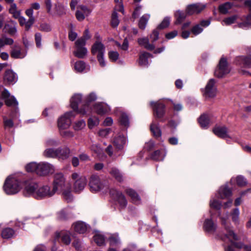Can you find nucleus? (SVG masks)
Returning <instances> with one entry per match:
<instances>
[{
    "instance_id": "obj_60",
    "label": "nucleus",
    "mask_w": 251,
    "mask_h": 251,
    "mask_svg": "<svg viewBox=\"0 0 251 251\" xmlns=\"http://www.w3.org/2000/svg\"><path fill=\"white\" fill-rule=\"evenodd\" d=\"M18 20L21 25H25L26 30H29L32 26L30 25L29 27H28V25H29V24L28 23V21H26V19L23 16H21L19 18H18Z\"/></svg>"
},
{
    "instance_id": "obj_33",
    "label": "nucleus",
    "mask_w": 251,
    "mask_h": 251,
    "mask_svg": "<svg viewBox=\"0 0 251 251\" xmlns=\"http://www.w3.org/2000/svg\"><path fill=\"white\" fill-rule=\"evenodd\" d=\"M138 43L140 46H144V48L149 50H152L154 49V46L149 43V40L147 38H142L138 39Z\"/></svg>"
},
{
    "instance_id": "obj_55",
    "label": "nucleus",
    "mask_w": 251,
    "mask_h": 251,
    "mask_svg": "<svg viewBox=\"0 0 251 251\" xmlns=\"http://www.w3.org/2000/svg\"><path fill=\"white\" fill-rule=\"evenodd\" d=\"M210 206L211 208L219 210L222 207V203L216 200L211 199L210 201Z\"/></svg>"
},
{
    "instance_id": "obj_51",
    "label": "nucleus",
    "mask_w": 251,
    "mask_h": 251,
    "mask_svg": "<svg viewBox=\"0 0 251 251\" xmlns=\"http://www.w3.org/2000/svg\"><path fill=\"white\" fill-rule=\"evenodd\" d=\"M239 214L240 212L238 208H236L234 209L233 211L231 213L232 220L235 223H238Z\"/></svg>"
},
{
    "instance_id": "obj_27",
    "label": "nucleus",
    "mask_w": 251,
    "mask_h": 251,
    "mask_svg": "<svg viewBox=\"0 0 251 251\" xmlns=\"http://www.w3.org/2000/svg\"><path fill=\"white\" fill-rule=\"evenodd\" d=\"M209 24L210 22L209 21H202L201 22L200 25H197L193 26L191 29V32L195 35H198L202 31L203 28L202 27H206Z\"/></svg>"
},
{
    "instance_id": "obj_64",
    "label": "nucleus",
    "mask_w": 251,
    "mask_h": 251,
    "mask_svg": "<svg viewBox=\"0 0 251 251\" xmlns=\"http://www.w3.org/2000/svg\"><path fill=\"white\" fill-rule=\"evenodd\" d=\"M91 150L95 152L98 156H100V154L102 152V150L97 144H94L91 146Z\"/></svg>"
},
{
    "instance_id": "obj_28",
    "label": "nucleus",
    "mask_w": 251,
    "mask_h": 251,
    "mask_svg": "<svg viewBox=\"0 0 251 251\" xmlns=\"http://www.w3.org/2000/svg\"><path fill=\"white\" fill-rule=\"evenodd\" d=\"M54 13L52 15H56L59 16L66 14L65 6L60 2L57 1L54 5Z\"/></svg>"
},
{
    "instance_id": "obj_30",
    "label": "nucleus",
    "mask_w": 251,
    "mask_h": 251,
    "mask_svg": "<svg viewBox=\"0 0 251 251\" xmlns=\"http://www.w3.org/2000/svg\"><path fill=\"white\" fill-rule=\"evenodd\" d=\"M245 4L249 8L251 14L247 17L246 22L239 24V26L240 27H245L251 25V0H246L245 2Z\"/></svg>"
},
{
    "instance_id": "obj_42",
    "label": "nucleus",
    "mask_w": 251,
    "mask_h": 251,
    "mask_svg": "<svg viewBox=\"0 0 251 251\" xmlns=\"http://www.w3.org/2000/svg\"><path fill=\"white\" fill-rule=\"evenodd\" d=\"M150 18L149 14H145L140 19L139 22V27L141 29H144L146 26L149 19Z\"/></svg>"
},
{
    "instance_id": "obj_58",
    "label": "nucleus",
    "mask_w": 251,
    "mask_h": 251,
    "mask_svg": "<svg viewBox=\"0 0 251 251\" xmlns=\"http://www.w3.org/2000/svg\"><path fill=\"white\" fill-rule=\"evenodd\" d=\"M60 135L66 138H71L74 136V133L72 131L68 130L60 129Z\"/></svg>"
},
{
    "instance_id": "obj_52",
    "label": "nucleus",
    "mask_w": 251,
    "mask_h": 251,
    "mask_svg": "<svg viewBox=\"0 0 251 251\" xmlns=\"http://www.w3.org/2000/svg\"><path fill=\"white\" fill-rule=\"evenodd\" d=\"M85 68V64L82 61H78L75 63V69L78 72H82Z\"/></svg>"
},
{
    "instance_id": "obj_11",
    "label": "nucleus",
    "mask_w": 251,
    "mask_h": 251,
    "mask_svg": "<svg viewBox=\"0 0 251 251\" xmlns=\"http://www.w3.org/2000/svg\"><path fill=\"white\" fill-rule=\"evenodd\" d=\"M54 171V167L49 163L41 162L38 164L37 175L39 176H46L49 174H52Z\"/></svg>"
},
{
    "instance_id": "obj_7",
    "label": "nucleus",
    "mask_w": 251,
    "mask_h": 251,
    "mask_svg": "<svg viewBox=\"0 0 251 251\" xmlns=\"http://www.w3.org/2000/svg\"><path fill=\"white\" fill-rule=\"evenodd\" d=\"M74 117L75 115L72 111L66 113L58 120V126L59 129H65L69 128L71 124V117Z\"/></svg>"
},
{
    "instance_id": "obj_9",
    "label": "nucleus",
    "mask_w": 251,
    "mask_h": 251,
    "mask_svg": "<svg viewBox=\"0 0 251 251\" xmlns=\"http://www.w3.org/2000/svg\"><path fill=\"white\" fill-rule=\"evenodd\" d=\"M54 194L53 190L51 191L49 186L45 185L40 187H38L35 193V198L38 199L50 197L53 196Z\"/></svg>"
},
{
    "instance_id": "obj_57",
    "label": "nucleus",
    "mask_w": 251,
    "mask_h": 251,
    "mask_svg": "<svg viewBox=\"0 0 251 251\" xmlns=\"http://www.w3.org/2000/svg\"><path fill=\"white\" fill-rule=\"evenodd\" d=\"M237 19L236 16H232L230 17L225 19L222 22L223 25H230L233 24Z\"/></svg>"
},
{
    "instance_id": "obj_6",
    "label": "nucleus",
    "mask_w": 251,
    "mask_h": 251,
    "mask_svg": "<svg viewBox=\"0 0 251 251\" xmlns=\"http://www.w3.org/2000/svg\"><path fill=\"white\" fill-rule=\"evenodd\" d=\"M85 45L84 40L78 39L75 42L76 50L74 51V54L79 58H84L87 53V50L84 47Z\"/></svg>"
},
{
    "instance_id": "obj_35",
    "label": "nucleus",
    "mask_w": 251,
    "mask_h": 251,
    "mask_svg": "<svg viewBox=\"0 0 251 251\" xmlns=\"http://www.w3.org/2000/svg\"><path fill=\"white\" fill-rule=\"evenodd\" d=\"M150 129L153 135L156 138H159L161 136V130L158 123H151Z\"/></svg>"
},
{
    "instance_id": "obj_38",
    "label": "nucleus",
    "mask_w": 251,
    "mask_h": 251,
    "mask_svg": "<svg viewBox=\"0 0 251 251\" xmlns=\"http://www.w3.org/2000/svg\"><path fill=\"white\" fill-rule=\"evenodd\" d=\"M109 173L117 181L121 182L123 180V175L118 169L116 168H112L109 171Z\"/></svg>"
},
{
    "instance_id": "obj_62",
    "label": "nucleus",
    "mask_w": 251,
    "mask_h": 251,
    "mask_svg": "<svg viewBox=\"0 0 251 251\" xmlns=\"http://www.w3.org/2000/svg\"><path fill=\"white\" fill-rule=\"evenodd\" d=\"M170 20L169 17H165L161 23L158 26V28L163 29L168 27L170 24Z\"/></svg>"
},
{
    "instance_id": "obj_3",
    "label": "nucleus",
    "mask_w": 251,
    "mask_h": 251,
    "mask_svg": "<svg viewBox=\"0 0 251 251\" xmlns=\"http://www.w3.org/2000/svg\"><path fill=\"white\" fill-rule=\"evenodd\" d=\"M89 185L90 190L92 192H98L103 190L106 191L108 189L106 182L101 180L100 177L96 175L91 176Z\"/></svg>"
},
{
    "instance_id": "obj_39",
    "label": "nucleus",
    "mask_w": 251,
    "mask_h": 251,
    "mask_svg": "<svg viewBox=\"0 0 251 251\" xmlns=\"http://www.w3.org/2000/svg\"><path fill=\"white\" fill-rule=\"evenodd\" d=\"M43 154L47 157L57 158V149H47L44 151Z\"/></svg>"
},
{
    "instance_id": "obj_61",
    "label": "nucleus",
    "mask_w": 251,
    "mask_h": 251,
    "mask_svg": "<svg viewBox=\"0 0 251 251\" xmlns=\"http://www.w3.org/2000/svg\"><path fill=\"white\" fill-rule=\"evenodd\" d=\"M5 28L7 32L12 35L15 34L17 32L16 28L15 25L7 24L5 25Z\"/></svg>"
},
{
    "instance_id": "obj_56",
    "label": "nucleus",
    "mask_w": 251,
    "mask_h": 251,
    "mask_svg": "<svg viewBox=\"0 0 251 251\" xmlns=\"http://www.w3.org/2000/svg\"><path fill=\"white\" fill-rule=\"evenodd\" d=\"M119 24L117 13L114 12L112 14L111 25L113 27H117Z\"/></svg>"
},
{
    "instance_id": "obj_22",
    "label": "nucleus",
    "mask_w": 251,
    "mask_h": 251,
    "mask_svg": "<svg viewBox=\"0 0 251 251\" xmlns=\"http://www.w3.org/2000/svg\"><path fill=\"white\" fill-rule=\"evenodd\" d=\"M73 226L75 231L79 234L85 233L89 227L86 224L80 221L75 223Z\"/></svg>"
},
{
    "instance_id": "obj_24",
    "label": "nucleus",
    "mask_w": 251,
    "mask_h": 251,
    "mask_svg": "<svg viewBox=\"0 0 251 251\" xmlns=\"http://www.w3.org/2000/svg\"><path fill=\"white\" fill-rule=\"evenodd\" d=\"M96 112L100 115L104 114L110 111V107L105 103H96L94 107Z\"/></svg>"
},
{
    "instance_id": "obj_31",
    "label": "nucleus",
    "mask_w": 251,
    "mask_h": 251,
    "mask_svg": "<svg viewBox=\"0 0 251 251\" xmlns=\"http://www.w3.org/2000/svg\"><path fill=\"white\" fill-rule=\"evenodd\" d=\"M166 151L164 149L155 151L151 156L152 159L156 161H162L166 155Z\"/></svg>"
},
{
    "instance_id": "obj_48",
    "label": "nucleus",
    "mask_w": 251,
    "mask_h": 251,
    "mask_svg": "<svg viewBox=\"0 0 251 251\" xmlns=\"http://www.w3.org/2000/svg\"><path fill=\"white\" fill-rule=\"evenodd\" d=\"M232 4L230 2H226L219 6V11L222 14L226 13L231 8Z\"/></svg>"
},
{
    "instance_id": "obj_10",
    "label": "nucleus",
    "mask_w": 251,
    "mask_h": 251,
    "mask_svg": "<svg viewBox=\"0 0 251 251\" xmlns=\"http://www.w3.org/2000/svg\"><path fill=\"white\" fill-rule=\"evenodd\" d=\"M216 81L214 79H210L207 82L204 92L205 97L214 98L216 96L217 89L215 86Z\"/></svg>"
},
{
    "instance_id": "obj_13",
    "label": "nucleus",
    "mask_w": 251,
    "mask_h": 251,
    "mask_svg": "<svg viewBox=\"0 0 251 251\" xmlns=\"http://www.w3.org/2000/svg\"><path fill=\"white\" fill-rule=\"evenodd\" d=\"M38 187L37 183L32 181H26L25 183L24 193L25 196H32L35 198V193Z\"/></svg>"
},
{
    "instance_id": "obj_1",
    "label": "nucleus",
    "mask_w": 251,
    "mask_h": 251,
    "mask_svg": "<svg viewBox=\"0 0 251 251\" xmlns=\"http://www.w3.org/2000/svg\"><path fill=\"white\" fill-rule=\"evenodd\" d=\"M21 189L20 182L13 176L8 177L3 185V190L7 195L17 193Z\"/></svg>"
},
{
    "instance_id": "obj_54",
    "label": "nucleus",
    "mask_w": 251,
    "mask_h": 251,
    "mask_svg": "<svg viewBox=\"0 0 251 251\" xmlns=\"http://www.w3.org/2000/svg\"><path fill=\"white\" fill-rule=\"evenodd\" d=\"M121 124L125 126H127L129 125V120L127 116L125 113H122L120 119Z\"/></svg>"
},
{
    "instance_id": "obj_5",
    "label": "nucleus",
    "mask_w": 251,
    "mask_h": 251,
    "mask_svg": "<svg viewBox=\"0 0 251 251\" xmlns=\"http://www.w3.org/2000/svg\"><path fill=\"white\" fill-rule=\"evenodd\" d=\"M230 71V70L228 65L226 59L224 57H222L215 71L214 75L217 77L221 78L228 74Z\"/></svg>"
},
{
    "instance_id": "obj_23",
    "label": "nucleus",
    "mask_w": 251,
    "mask_h": 251,
    "mask_svg": "<svg viewBox=\"0 0 251 251\" xmlns=\"http://www.w3.org/2000/svg\"><path fill=\"white\" fill-rule=\"evenodd\" d=\"M110 194L112 195H115V198L118 201L119 203L122 207H125L127 204V201L124 195L120 192L117 191H111Z\"/></svg>"
},
{
    "instance_id": "obj_25",
    "label": "nucleus",
    "mask_w": 251,
    "mask_h": 251,
    "mask_svg": "<svg viewBox=\"0 0 251 251\" xmlns=\"http://www.w3.org/2000/svg\"><path fill=\"white\" fill-rule=\"evenodd\" d=\"M231 190L226 185L223 186L219 190L217 197L221 199L227 198L231 196Z\"/></svg>"
},
{
    "instance_id": "obj_36",
    "label": "nucleus",
    "mask_w": 251,
    "mask_h": 251,
    "mask_svg": "<svg viewBox=\"0 0 251 251\" xmlns=\"http://www.w3.org/2000/svg\"><path fill=\"white\" fill-rule=\"evenodd\" d=\"M151 55L147 52H143L139 56V64L141 66H147L148 64V59L151 57Z\"/></svg>"
},
{
    "instance_id": "obj_46",
    "label": "nucleus",
    "mask_w": 251,
    "mask_h": 251,
    "mask_svg": "<svg viewBox=\"0 0 251 251\" xmlns=\"http://www.w3.org/2000/svg\"><path fill=\"white\" fill-rule=\"evenodd\" d=\"M94 240L98 246H101L104 244L105 239L103 236L100 233L96 234L94 236Z\"/></svg>"
},
{
    "instance_id": "obj_47",
    "label": "nucleus",
    "mask_w": 251,
    "mask_h": 251,
    "mask_svg": "<svg viewBox=\"0 0 251 251\" xmlns=\"http://www.w3.org/2000/svg\"><path fill=\"white\" fill-rule=\"evenodd\" d=\"M61 241L65 245H69L71 243V238L70 233L68 232H64L61 234Z\"/></svg>"
},
{
    "instance_id": "obj_32",
    "label": "nucleus",
    "mask_w": 251,
    "mask_h": 251,
    "mask_svg": "<svg viewBox=\"0 0 251 251\" xmlns=\"http://www.w3.org/2000/svg\"><path fill=\"white\" fill-rule=\"evenodd\" d=\"M126 142V138L122 135L116 137L114 140V146L118 150H122Z\"/></svg>"
},
{
    "instance_id": "obj_37",
    "label": "nucleus",
    "mask_w": 251,
    "mask_h": 251,
    "mask_svg": "<svg viewBox=\"0 0 251 251\" xmlns=\"http://www.w3.org/2000/svg\"><path fill=\"white\" fill-rule=\"evenodd\" d=\"M126 193L131 198L132 201L134 203H139L140 201V198L137 193L131 189H127L126 190Z\"/></svg>"
},
{
    "instance_id": "obj_12",
    "label": "nucleus",
    "mask_w": 251,
    "mask_h": 251,
    "mask_svg": "<svg viewBox=\"0 0 251 251\" xmlns=\"http://www.w3.org/2000/svg\"><path fill=\"white\" fill-rule=\"evenodd\" d=\"M151 104L152 106L154 116L157 118H161L163 117L165 112V105L162 103L158 102H151Z\"/></svg>"
},
{
    "instance_id": "obj_14",
    "label": "nucleus",
    "mask_w": 251,
    "mask_h": 251,
    "mask_svg": "<svg viewBox=\"0 0 251 251\" xmlns=\"http://www.w3.org/2000/svg\"><path fill=\"white\" fill-rule=\"evenodd\" d=\"M26 55V52L23 50L21 48L17 45H15L12 47L10 51V55L13 58H23Z\"/></svg>"
},
{
    "instance_id": "obj_16",
    "label": "nucleus",
    "mask_w": 251,
    "mask_h": 251,
    "mask_svg": "<svg viewBox=\"0 0 251 251\" xmlns=\"http://www.w3.org/2000/svg\"><path fill=\"white\" fill-rule=\"evenodd\" d=\"M205 7V5L201 3L193 4L187 6L186 11L188 15L198 14L204 9Z\"/></svg>"
},
{
    "instance_id": "obj_49",
    "label": "nucleus",
    "mask_w": 251,
    "mask_h": 251,
    "mask_svg": "<svg viewBox=\"0 0 251 251\" xmlns=\"http://www.w3.org/2000/svg\"><path fill=\"white\" fill-rule=\"evenodd\" d=\"M37 168H38V164H37L36 163H34V162L30 163L28 164H27L25 167L26 170L27 172H35L37 174Z\"/></svg>"
},
{
    "instance_id": "obj_44",
    "label": "nucleus",
    "mask_w": 251,
    "mask_h": 251,
    "mask_svg": "<svg viewBox=\"0 0 251 251\" xmlns=\"http://www.w3.org/2000/svg\"><path fill=\"white\" fill-rule=\"evenodd\" d=\"M25 13L26 15L29 17V19L28 20V23L29 25H28V27H29L30 25H32L35 22V18L33 16V10L29 8L25 10Z\"/></svg>"
},
{
    "instance_id": "obj_59",
    "label": "nucleus",
    "mask_w": 251,
    "mask_h": 251,
    "mask_svg": "<svg viewBox=\"0 0 251 251\" xmlns=\"http://www.w3.org/2000/svg\"><path fill=\"white\" fill-rule=\"evenodd\" d=\"M63 196L65 201L68 202H71L73 199L71 192L70 190L64 191L63 192Z\"/></svg>"
},
{
    "instance_id": "obj_40",
    "label": "nucleus",
    "mask_w": 251,
    "mask_h": 251,
    "mask_svg": "<svg viewBox=\"0 0 251 251\" xmlns=\"http://www.w3.org/2000/svg\"><path fill=\"white\" fill-rule=\"evenodd\" d=\"M15 232L13 229L11 228H5L3 229L1 232V236L3 238L9 239L14 236Z\"/></svg>"
},
{
    "instance_id": "obj_53",
    "label": "nucleus",
    "mask_w": 251,
    "mask_h": 251,
    "mask_svg": "<svg viewBox=\"0 0 251 251\" xmlns=\"http://www.w3.org/2000/svg\"><path fill=\"white\" fill-rule=\"evenodd\" d=\"M99 120L97 117L91 118L88 120V125L90 128H93L94 126L99 124Z\"/></svg>"
},
{
    "instance_id": "obj_29",
    "label": "nucleus",
    "mask_w": 251,
    "mask_h": 251,
    "mask_svg": "<svg viewBox=\"0 0 251 251\" xmlns=\"http://www.w3.org/2000/svg\"><path fill=\"white\" fill-rule=\"evenodd\" d=\"M82 97L80 94H75L73 96L70 100V105L74 111L78 110V104L81 100Z\"/></svg>"
},
{
    "instance_id": "obj_18",
    "label": "nucleus",
    "mask_w": 251,
    "mask_h": 251,
    "mask_svg": "<svg viewBox=\"0 0 251 251\" xmlns=\"http://www.w3.org/2000/svg\"><path fill=\"white\" fill-rule=\"evenodd\" d=\"M105 47L101 42L97 41L91 48V52L93 55L98 53V55H104Z\"/></svg>"
},
{
    "instance_id": "obj_20",
    "label": "nucleus",
    "mask_w": 251,
    "mask_h": 251,
    "mask_svg": "<svg viewBox=\"0 0 251 251\" xmlns=\"http://www.w3.org/2000/svg\"><path fill=\"white\" fill-rule=\"evenodd\" d=\"M236 63L246 68H251V57L248 54L246 56H241L236 58Z\"/></svg>"
},
{
    "instance_id": "obj_17",
    "label": "nucleus",
    "mask_w": 251,
    "mask_h": 251,
    "mask_svg": "<svg viewBox=\"0 0 251 251\" xmlns=\"http://www.w3.org/2000/svg\"><path fill=\"white\" fill-rule=\"evenodd\" d=\"M2 98L5 100V103L7 106H16L18 102L14 97H10L8 90L4 89L1 94Z\"/></svg>"
},
{
    "instance_id": "obj_4",
    "label": "nucleus",
    "mask_w": 251,
    "mask_h": 251,
    "mask_svg": "<svg viewBox=\"0 0 251 251\" xmlns=\"http://www.w3.org/2000/svg\"><path fill=\"white\" fill-rule=\"evenodd\" d=\"M226 229L227 231V233H228V234H226V237L230 241L233 242V245L235 248L238 249H243L245 251H251V245H246L244 244L242 242H236L239 238L237 235L234 232L232 229L227 228L226 226Z\"/></svg>"
},
{
    "instance_id": "obj_45",
    "label": "nucleus",
    "mask_w": 251,
    "mask_h": 251,
    "mask_svg": "<svg viewBox=\"0 0 251 251\" xmlns=\"http://www.w3.org/2000/svg\"><path fill=\"white\" fill-rule=\"evenodd\" d=\"M85 126V122L83 120H80L74 123L73 128L76 131H78L84 128Z\"/></svg>"
},
{
    "instance_id": "obj_63",
    "label": "nucleus",
    "mask_w": 251,
    "mask_h": 251,
    "mask_svg": "<svg viewBox=\"0 0 251 251\" xmlns=\"http://www.w3.org/2000/svg\"><path fill=\"white\" fill-rule=\"evenodd\" d=\"M119 54L117 51H110L108 52V56L112 61H116L119 58Z\"/></svg>"
},
{
    "instance_id": "obj_41",
    "label": "nucleus",
    "mask_w": 251,
    "mask_h": 251,
    "mask_svg": "<svg viewBox=\"0 0 251 251\" xmlns=\"http://www.w3.org/2000/svg\"><path fill=\"white\" fill-rule=\"evenodd\" d=\"M198 121L202 127H206L209 123V118L207 114H203L199 118Z\"/></svg>"
},
{
    "instance_id": "obj_19",
    "label": "nucleus",
    "mask_w": 251,
    "mask_h": 251,
    "mask_svg": "<svg viewBox=\"0 0 251 251\" xmlns=\"http://www.w3.org/2000/svg\"><path fill=\"white\" fill-rule=\"evenodd\" d=\"M18 79L17 75L12 70H8L5 72L4 81L8 84L15 83Z\"/></svg>"
},
{
    "instance_id": "obj_50",
    "label": "nucleus",
    "mask_w": 251,
    "mask_h": 251,
    "mask_svg": "<svg viewBox=\"0 0 251 251\" xmlns=\"http://www.w3.org/2000/svg\"><path fill=\"white\" fill-rule=\"evenodd\" d=\"M110 246H116L120 243V239L117 234H113L109 238Z\"/></svg>"
},
{
    "instance_id": "obj_26",
    "label": "nucleus",
    "mask_w": 251,
    "mask_h": 251,
    "mask_svg": "<svg viewBox=\"0 0 251 251\" xmlns=\"http://www.w3.org/2000/svg\"><path fill=\"white\" fill-rule=\"evenodd\" d=\"M71 151L68 147L57 149V158L59 159L65 160L70 156Z\"/></svg>"
},
{
    "instance_id": "obj_8",
    "label": "nucleus",
    "mask_w": 251,
    "mask_h": 251,
    "mask_svg": "<svg viewBox=\"0 0 251 251\" xmlns=\"http://www.w3.org/2000/svg\"><path fill=\"white\" fill-rule=\"evenodd\" d=\"M65 185V178L62 173H57L54 175L53 191L54 193L58 190H63Z\"/></svg>"
},
{
    "instance_id": "obj_43",
    "label": "nucleus",
    "mask_w": 251,
    "mask_h": 251,
    "mask_svg": "<svg viewBox=\"0 0 251 251\" xmlns=\"http://www.w3.org/2000/svg\"><path fill=\"white\" fill-rule=\"evenodd\" d=\"M176 18V24H179L185 19L186 15L180 11H177L175 14Z\"/></svg>"
},
{
    "instance_id": "obj_15",
    "label": "nucleus",
    "mask_w": 251,
    "mask_h": 251,
    "mask_svg": "<svg viewBox=\"0 0 251 251\" xmlns=\"http://www.w3.org/2000/svg\"><path fill=\"white\" fill-rule=\"evenodd\" d=\"M214 133L221 138H230L228 129L226 126H216L213 129Z\"/></svg>"
},
{
    "instance_id": "obj_21",
    "label": "nucleus",
    "mask_w": 251,
    "mask_h": 251,
    "mask_svg": "<svg viewBox=\"0 0 251 251\" xmlns=\"http://www.w3.org/2000/svg\"><path fill=\"white\" fill-rule=\"evenodd\" d=\"M227 219V217L226 218H224V217H221L222 225L224 226L225 230V233H224V235H223V236H222L221 237V238L224 241L228 240L231 242V246H228L226 249V251H234L232 248V247H235L234 246V245H233V243H232L233 242H232L231 241H230L226 237V234H228V233H227V231L226 229V227H227V228L232 229V228L231 227H230L228 225V224L226 222Z\"/></svg>"
},
{
    "instance_id": "obj_2",
    "label": "nucleus",
    "mask_w": 251,
    "mask_h": 251,
    "mask_svg": "<svg viewBox=\"0 0 251 251\" xmlns=\"http://www.w3.org/2000/svg\"><path fill=\"white\" fill-rule=\"evenodd\" d=\"M71 180L73 183V190L75 193L81 192L86 185L87 181L85 176L76 173L71 175Z\"/></svg>"
},
{
    "instance_id": "obj_34",
    "label": "nucleus",
    "mask_w": 251,
    "mask_h": 251,
    "mask_svg": "<svg viewBox=\"0 0 251 251\" xmlns=\"http://www.w3.org/2000/svg\"><path fill=\"white\" fill-rule=\"evenodd\" d=\"M204 229L210 232H213L216 230V225H215L211 219H206L203 224Z\"/></svg>"
}]
</instances>
